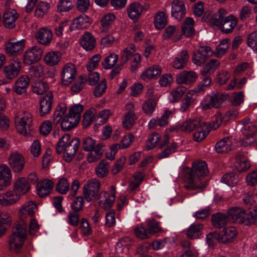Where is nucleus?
I'll list each match as a JSON object with an SVG mask.
<instances>
[{
    "instance_id": "obj_48",
    "label": "nucleus",
    "mask_w": 257,
    "mask_h": 257,
    "mask_svg": "<svg viewBox=\"0 0 257 257\" xmlns=\"http://www.w3.org/2000/svg\"><path fill=\"white\" fill-rule=\"evenodd\" d=\"M103 145L102 144H98L96 145V149L91 151L87 155V161L89 163H93L100 159L102 156L101 151Z\"/></svg>"
},
{
    "instance_id": "obj_42",
    "label": "nucleus",
    "mask_w": 257,
    "mask_h": 257,
    "mask_svg": "<svg viewBox=\"0 0 257 257\" xmlns=\"http://www.w3.org/2000/svg\"><path fill=\"white\" fill-rule=\"evenodd\" d=\"M194 21L191 17H187L181 26L183 34L186 37H191L195 34L194 28Z\"/></svg>"
},
{
    "instance_id": "obj_28",
    "label": "nucleus",
    "mask_w": 257,
    "mask_h": 257,
    "mask_svg": "<svg viewBox=\"0 0 257 257\" xmlns=\"http://www.w3.org/2000/svg\"><path fill=\"white\" fill-rule=\"evenodd\" d=\"M18 17L19 14L15 9H7L3 15V22L5 27L13 28Z\"/></svg>"
},
{
    "instance_id": "obj_32",
    "label": "nucleus",
    "mask_w": 257,
    "mask_h": 257,
    "mask_svg": "<svg viewBox=\"0 0 257 257\" xmlns=\"http://www.w3.org/2000/svg\"><path fill=\"white\" fill-rule=\"evenodd\" d=\"M96 39L90 32H86L81 36L80 44L86 51H90L94 48L96 45Z\"/></svg>"
},
{
    "instance_id": "obj_35",
    "label": "nucleus",
    "mask_w": 257,
    "mask_h": 257,
    "mask_svg": "<svg viewBox=\"0 0 257 257\" xmlns=\"http://www.w3.org/2000/svg\"><path fill=\"white\" fill-rule=\"evenodd\" d=\"M197 94L196 91L193 90L189 91L182 99L180 110L181 112H185L188 110L190 106L195 101Z\"/></svg>"
},
{
    "instance_id": "obj_59",
    "label": "nucleus",
    "mask_w": 257,
    "mask_h": 257,
    "mask_svg": "<svg viewBox=\"0 0 257 257\" xmlns=\"http://www.w3.org/2000/svg\"><path fill=\"white\" fill-rule=\"evenodd\" d=\"M70 189V185L68 180L65 178L60 179L56 185V190L61 194H66Z\"/></svg>"
},
{
    "instance_id": "obj_61",
    "label": "nucleus",
    "mask_w": 257,
    "mask_h": 257,
    "mask_svg": "<svg viewBox=\"0 0 257 257\" xmlns=\"http://www.w3.org/2000/svg\"><path fill=\"white\" fill-rule=\"evenodd\" d=\"M96 175L99 178H103L108 173V164L105 160H102L95 168Z\"/></svg>"
},
{
    "instance_id": "obj_3",
    "label": "nucleus",
    "mask_w": 257,
    "mask_h": 257,
    "mask_svg": "<svg viewBox=\"0 0 257 257\" xmlns=\"http://www.w3.org/2000/svg\"><path fill=\"white\" fill-rule=\"evenodd\" d=\"M27 227L17 224L13 229L9 238V245L11 250L17 251L23 246L27 235Z\"/></svg>"
},
{
    "instance_id": "obj_23",
    "label": "nucleus",
    "mask_w": 257,
    "mask_h": 257,
    "mask_svg": "<svg viewBox=\"0 0 257 257\" xmlns=\"http://www.w3.org/2000/svg\"><path fill=\"white\" fill-rule=\"evenodd\" d=\"M186 7L182 1L174 0L172 3L171 15L178 21H181L186 15Z\"/></svg>"
},
{
    "instance_id": "obj_55",
    "label": "nucleus",
    "mask_w": 257,
    "mask_h": 257,
    "mask_svg": "<svg viewBox=\"0 0 257 257\" xmlns=\"http://www.w3.org/2000/svg\"><path fill=\"white\" fill-rule=\"evenodd\" d=\"M90 25L89 18L84 15H81L73 20V25L78 29H85Z\"/></svg>"
},
{
    "instance_id": "obj_64",
    "label": "nucleus",
    "mask_w": 257,
    "mask_h": 257,
    "mask_svg": "<svg viewBox=\"0 0 257 257\" xmlns=\"http://www.w3.org/2000/svg\"><path fill=\"white\" fill-rule=\"evenodd\" d=\"M136 235L139 238L145 239L151 237L148 228H146L142 224L137 225L134 228Z\"/></svg>"
},
{
    "instance_id": "obj_24",
    "label": "nucleus",
    "mask_w": 257,
    "mask_h": 257,
    "mask_svg": "<svg viewBox=\"0 0 257 257\" xmlns=\"http://www.w3.org/2000/svg\"><path fill=\"white\" fill-rule=\"evenodd\" d=\"M20 198L18 195L12 190H8L4 193L0 194V205L7 207L16 204Z\"/></svg>"
},
{
    "instance_id": "obj_15",
    "label": "nucleus",
    "mask_w": 257,
    "mask_h": 257,
    "mask_svg": "<svg viewBox=\"0 0 257 257\" xmlns=\"http://www.w3.org/2000/svg\"><path fill=\"white\" fill-rule=\"evenodd\" d=\"M173 112L169 109L164 110L161 117L152 118L149 122L148 127L149 129H153L159 126L163 127L167 125L169 123V118L172 117Z\"/></svg>"
},
{
    "instance_id": "obj_8",
    "label": "nucleus",
    "mask_w": 257,
    "mask_h": 257,
    "mask_svg": "<svg viewBox=\"0 0 257 257\" xmlns=\"http://www.w3.org/2000/svg\"><path fill=\"white\" fill-rule=\"evenodd\" d=\"M136 46L131 44L123 51L121 54L120 62L121 65L125 64L131 58L132 61V69H135L141 62V55L138 53H135Z\"/></svg>"
},
{
    "instance_id": "obj_41",
    "label": "nucleus",
    "mask_w": 257,
    "mask_h": 257,
    "mask_svg": "<svg viewBox=\"0 0 257 257\" xmlns=\"http://www.w3.org/2000/svg\"><path fill=\"white\" fill-rule=\"evenodd\" d=\"M237 24V19L232 15L226 17L220 28L222 32L228 34L231 32Z\"/></svg>"
},
{
    "instance_id": "obj_50",
    "label": "nucleus",
    "mask_w": 257,
    "mask_h": 257,
    "mask_svg": "<svg viewBox=\"0 0 257 257\" xmlns=\"http://www.w3.org/2000/svg\"><path fill=\"white\" fill-rule=\"evenodd\" d=\"M154 23L157 29L161 30L164 28L167 24L166 14L164 12L157 13L154 17Z\"/></svg>"
},
{
    "instance_id": "obj_16",
    "label": "nucleus",
    "mask_w": 257,
    "mask_h": 257,
    "mask_svg": "<svg viewBox=\"0 0 257 257\" xmlns=\"http://www.w3.org/2000/svg\"><path fill=\"white\" fill-rule=\"evenodd\" d=\"M8 161L9 165L15 173H20L24 168V158L21 154L17 152L10 155Z\"/></svg>"
},
{
    "instance_id": "obj_52",
    "label": "nucleus",
    "mask_w": 257,
    "mask_h": 257,
    "mask_svg": "<svg viewBox=\"0 0 257 257\" xmlns=\"http://www.w3.org/2000/svg\"><path fill=\"white\" fill-rule=\"evenodd\" d=\"M144 177V175L142 172L136 173L133 176L132 180L130 181L128 187V190L131 192L135 190L143 181Z\"/></svg>"
},
{
    "instance_id": "obj_47",
    "label": "nucleus",
    "mask_w": 257,
    "mask_h": 257,
    "mask_svg": "<svg viewBox=\"0 0 257 257\" xmlns=\"http://www.w3.org/2000/svg\"><path fill=\"white\" fill-rule=\"evenodd\" d=\"M186 88L183 86H179L173 88L170 92L169 99L172 102H177L183 95Z\"/></svg>"
},
{
    "instance_id": "obj_29",
    "label": "nucleus",
    "mask_w": 257,
    "mask_h": 257,
    "mask_svg": "<svg viewBox=\"0 0 257 257\" xmlns=\"http://www.w3.org/2000/svg\"><path fill=\"white\" fill-rule=\"evenodd\" d=\"M53 94L49 92L44 96L40 101V114L44 116L50 112L52 108Z\"/></svg>"
},
{
    "instance_id": "obj_54",
    "label": "nucleus",
    "mask_w": 257,
    "mask_h": 257,
    "mask_svg": "<svg viewBox=\"0 0 257 257\" xmlns=\"http://www.w3.org/2000/svg\"><path fill=\"white\" fill-rule=\"evenodd\" d=\"M11 222V217L7 212H2L0 210V237L4 234L6 230V225Z\"/></svg>"
},
{
    "instance_id": "obj_12",
    "label": "nucleus",
    "mask_w": 257,
    "mask_h": 257,
    "mask_svg": "<svg viewBox=\"0 0 257 257\" xmlns=\"http://www.w3.org/2000/svg\"><path fill=\"white\" fill-rule=\"evenodd\" d=\"M42 50L37 46H32L27 49L24 53V63L26 65H30L38 62L41 58Z\"/></svg>"
},
{
    "instance_id": "obj_6",
    "label": "nucleus",
    "mask_w": 257,
    "mask_h": 257,
    "mask_svg": "<svg viewBox=\"0 0 257 257\" xmlns=\"http://www.w3.org/2000/svg\"><path fill=\"white\" fill-rule=\"evenodd\" d=\"M37 209V205L32 201L24 203L18 212L19 219L22 223L21 225L27 227V221L33 218Z\"/></svg>"
},
{
    "instance_id": "obj_46",
    "label": "nucleus",
    "mask_w": 257,
    "mask_h": 257,
    "mask_svg": "<svg viewBox=\"0 0 257 257\" xmlns=\"http://www.w3.org/2000/svg\"><path fill=\"white\" fill-rule=\"evenodd\" d=\"M172 37V40L174 42L179 41L182 37V35L179 31H177L176 26L175 25H170L167 27L163 35L165 39H170Z\"/></svg>"
},
{
    "instance_id": "obj_33",
    "label": "nucleus",
    "mask_w": 257,
    "mask_h": 257,
    "mask_svg": "<svg viewBox=\"0 0 257 257\" xmlns=\"http://www.w3.org/2000/svg\"><path fill=\"white\" fill-rule=\"evenodd\" d=\"M189 59L188 52L186 50L182 51L173 59L172 65L176 69H182L187 64Z\"/></svg>"
},
{
    "instance_id": "obj_20",
    "label": "nucleus",
    "mask_w": 257,
    "mask_h": 257,
    "mask_svg": "<svg viewBox=\"0 0 257 257\" xmlns=\"http://www.w3.org/2000/svg\"><path fill=\"white\" fill-rule=\"evenodd\" d=\"M211 52V49L209 47L202 46L195 51L192 57L193 62L196 65L200 66L203 64L207 59L209 53Z\"/></svg>"
},
{
    "instance_id": "obj_36",
    "label": "nucleus",
    "mask_w": 257,
    "mask_h": 257,
    "mask_svg": "<svg viewBox=\"0 0 257 257\" xmlns=\"http://www.w3.org/2000/svg\"><path fill=\"white\" fill-rule=\"evenodd\" d=\"M162 72V68L159 65H154L145 70L141 75V78L145 81L156 79Z\"/></svg>"
},
{
    "instance_id": "obj_34",
    "label": "nucleus",
    "mask_w": 257,
    "mask_h": 257,
    "mask_svg": "<svg viewBox=\"0 0 257 257\" xmlns=\"http://www.w3.org/2000/svg\"><path fill=\"white\" fill-rule=\"evenodd\" d=\"M212 225L216 228H221L224 227L228 222L232 220L229 216L228 211L226 215L222 213H216L212 215L211 218Z\"/></svg>"
},
{
    "instance_id": "obj_31",
    "label": "nucleus",
    "mask_w": 257,
    "mask_h": 257,
    "mask_svg": "<svg viewBox=\"0 0 257 257\" xmlns=\"http://www.w3.org/2000/svg\"><path fill=\"white\" fill-rule=\"evenodd\" d=\"M210 127L208 124L203 121L199 126L195 130L193 134V139L195 142H200L203 140L210 132Z\"/></svg>"
},
{
    "instance_id": "obj_27",
    "label": "nucleus",
    "mask_w": 257,
    "mask_h": 257,
    "mask_svg": "<svg viewBox=\"0 0 257 257\" xmlns=\"http://www.w3.org/2000/svg\"><path fill=\"white\" fill-rule=\"evenodd\" d=\"M54 187L53 182L49 179H44L37 184V194L40 197L48 195Z\"/></svg>"
},
{
    "instance_id": "obj_60",
    "label": "nucleus",
    "mask_w": 257,
    "mask_h": 257,
    "mask_svg": "<svg viewBox=\"0 0 257 257\" xmlns=\"http://www.w3.org/2000/svg\"><path fill=\"white\" fill-rule=\"evenodd\" d=\"M137 117L135 112H127L124 115L122 119V125L126 129L131 128L136 120Z\"/></svg>"
},
{
    "instance_id": "obj_44",
    "label": "nucleus",
    "mask_w": 257,
    "mask_h": 257,
    "mask_svg": "<svg viewBox=\"0 0 257 257\" xmlns=\"http://www.w3.org/2000/svg\"><path fill=\"white\" fill-rule=\"evenodd\" d=\"M61 58V54L59 51L48 52L44 57L45 63L50 66L57 65Z\"/></svg>"
},
{
    "instance_id": "obj_57",
    "label": "nucleus",
    "mask_w": 257,
    "mask_h": 257,
    "mask_svg": "<svg viewBox=\"0 0 257 257\" xmlns=\"http://www.w3.org/2000/svg\"><path fill=\"white\" fill-rule=\"evenodd\" d=\"M50 8V4L46 2H40L37 6L35 15L38 18H42L46 15Z\"/></svg>"
},
{
    "instance_id": "obj_43",
    "label": "nucleus",
    "mask_w": 257,
    "mask_h": 257,
    "mask_svg": "<svg viewBox=\"0 0 257 257\" xmlns=\"http://www.w3.org/2000/svg\"><path fill=\"white\" fill-rule=\"evenodd\" d=\"M115 19V16L112 13H108L104 15L100 21L101 31L102 32H108Z\"/></svg>"
},
{
    "instance_id": "obj_53",
    "label": "nucleus",
    "mask_w": 257,
    "mask_h": 257,
    "mask_svg": "<svg viewBox=\"0 0 257 257\" xmlns=\"http://www.w3.org/2000/svg\"><path fill=\"white\" fill-rule=\"evenodd\" d=\"M71 140L70 139V136L69 134H66L64 135L57 143L56 147V150L58 154L62 153L65 148L71 143Z\"/></svg>"
},
{
    "instance_id": "obj_62",
    "label": "nucleus",
    "mask_w": 257,
    "mask_h": 257,
    "mask_svg": "<svg viewBox=\"0 0 257 257\" xmlns=\"http://www.w3.org/2000/svg\"><path fill=\"white\" fill-rule=\"evenodd\" d=\"M156 107V101L154 98H149L143 104L142 109L147 115H151Z\"/></svg>"
},
{
    "instance_id": "obj_22",
    "label": "nucleus",
    "mask_w": 257,
    "mask_h": 257,
    "mask_svg": "<svg viewBox=\"0 0 257 257\" xmlns=\"http://www.w3.org/2000/svg\"><path fill=\"white\" fill-rule=\"evenodd\" d=\"M37 42L44 46L49 45L53 38V33L51 29L48 28H41L35 35Z\"/></svg>"
},
{
    "instance_id": "obj_9",
    "label": "nucleus",
    "mask_w": 257,
    "mask_h": 257,
    "mask_svg": "<svg viewBox=\"0 0 257 257\" xmlns=\"http://www.w3.org/2000/svg\"><path fill=\"white\" fill-rule=\"evenodd\" d=\"M100 186V182L95 178L87 181L83 187V196L87 202L91 201L92 198L98 194Z\"/></svg>"
},
{
    "instance_id": "obj_7",
    "label": "nucleus",
    "mask_w": 257,
    "mask_h": 257,
    "mask_svg": "<svg viewBox=\"0 0 257 257\" xmlns=\"http://www.w3.org/2000/svg\"><path fill=\"white\" fill-rule=\"evenodd\" d=\"M110 193H108L106 191H101L96 198L97 204L104 210L110 208L115 200L116 190L114 186L110 187Z\"/></svg>"
},
{
    "instance_id": "obj_13",
    "label": "nucleus",
    "mask_w": 257,
    "mask_h": 257,
    "mask_svg": "<svg viewBox=\"0 0 257 257\" xmlns=\"http://www.w3.org/2000/svg\"><path fill=\"white\" fill-rule=\"evenodd\" d=\"M76 75L75 65L71 63H68L63 66L61 76L62 85L68 86L74 80Z\"/></svg>"
},
{
    "instance_id": "obj_51",
    "label": "nucleus",
    "mask_w": 257,
    "mask_h": 257,
    "mask_svg": "<svg viewBox=\"0 0 257 257\" xmlns=\"http://www.w3.org/2000/svg\"><path fill=\"white\" fill-rule=\"evenodd\" d=\"M219 62L216 59H211L200 71V74L202 76H205L208 74L213 73L219 66Z\"/></svg>"
},
{
    "instance_id": "obj_5",
    "label": "nucleus",
    "mask_w": 257,
    "mask_h": 257,
    "mask_svg": "<svg viewBox=\"0 0 257 257\" xmlns=\"http://www.w3.org/2000/svg\"><path fill=\"white\" fill-rule=\"evenodd\" d=\"M240 124L242 125L241 131L244 137L240 143L243 146H250L255 141L254 135L257 132V123H251L249 118H245Z\"/></svg>"
},
{
    "instance_id": "obj_1",
    "label": "nucleus",
    "mask_w": 257,
    "mask_h": 257,
    "mask_svg": "<svg viewBox=\"0 0 257 257\" xmlns=\"http://www.w3.org/2000/svg\"><path fill=\"white\" fill-rule=\"evenodd\" d=\"M208 173L205 162L200 161L194 163L192 169L188 170L185 180V188L188 190H198L205 188L208 185V181L205 177Z\"/></svg>"
},
{
    "instance_id": "obj_25",
    "label": "nucleus",
    "mask_w": 257,
    "mask_h": 257,
    "mask_svg": "<svg viewBox=\"0 0 257 257\" xmlns=\"http://www.w3.org/2000/svg\"><path fill=\"white\" fill-rule=\"evenodd\" d=\"M144 8L139 3H133L129 5L126 9L128 17L134 22H137L140 18Z\"/></svg>"
},
{
    "instance_id": "obj_37",
    "label": "nucleus",
    "mask_w": 257,
    "mask_h": 257,
    "mask_svg": "<svg viewBox=\"0 0 257 257\" xmlns=\"http://www.w3.org/2000/svg\"><path fill=\"white\" fill-rule=\"evenodd\" d=\"M203 229V224L193 223L187 228L186 236L192 239L199 238L202 234Z\"/></svg>"
},
{
    "instance_id": "obj_4",
    "label": "nucleus",
    "mask_w": 257,
    "mask_h": 257,
    "mask_svg": "<svg viewBox=\"0 0 257 257\" xmlns=\"http://www.w3.org/2000/svg\"><path fill=\"white\" fill-rule=\"evenodd\" d=\"M33 116L28 111H23L15 118L16 128L20 134L27 136L32 130Z\"/></svg>"
},
{
    "instance_id": "obj_40",
    "label": "nucleus",
    "mask_w": 257,
    "mask_h": 257,
    "mask_svg": "<svg viewBox=\"0 0 257 257\" xmlns=\"http://www.w3.org/2000/svg\"><path fill=\"white\" fill-rule=\"evenodd\" d=\"M232 139L230 137H225L218 142L215 148L218 153H227L232 149Z\"/></svg>"
},
{
    "instance_id": "obj_17",
    "label": "nucleus",
    "mask_w": 257,
    "mask_h": 257,
    "mask_svg": "<svg viewBox=\"0 0 257 257\" xmlns=\"http://www.w3.org/2000/svg\"><path fill=\"white\" fill-rule=\"evenodd\" d=\"M237 234L238 231L236 228L229 226L223 229L217 240L222 243H230L236 238Z\"/></svg>"
},
{
    "instance_id": "obj_18",
    "label": "nucleus",
    "mask_w": 257,
    "mask_h": 257,
    "mask_svg": "<svg viewBox=\"0 0 257 257\" xmlns=\"http://www.w3.org/2000/svg\"><path fill=\"white\" fill-rule=\"evenodd\" d=\"M12 178L10 168L6 164H0V191L10 185Z\"/></svg>"
},
{
    "instance_id": "obj_11",
    "label": "nucleus",
    "mask_w": 257,
    "mask_h": 257,
    "mask_svg": "<svg viewBox=\"0 0 257 257\" xmlns=\"http://www.w3.org/2000/svg\"><path fill=\"white\" fill-rule=\"evenodd\" d=\"M25 46V41L22 39L15 41L13 39L9 40L5 44V52L10 56H17L22 53Z\"/></svg>"
},
{
    "instance_id": "obj_26",
    "label": "nucleus",
    "mask_w": 257,
    "mask_h": 257,
    "mask_svg": "<svg viewBox=\"0 0 257 257\" xmlns=\"http://www.w3.org/2000/svg\"><path fill=\"white\" fill-rule=\"evenodd\" d=\"M234 166L238 172H244L250 167V163L247 157L243 153L239 152L235 156Z\"/></svg>"
},
{
    "instance_id": "obj_10",
    "label": "nucleus",
    "mask_w": 257,
    "mask_h": 257,
    "mask_svg": "<svg viewBox=\"0 0 257 257\" xmlns=\"http://www.w3.org/2000/svg\"><path fill=\"white\" fill-rule=\"evenodd\" d=\"M22 68V63L18 58L11 60L4 68V74L9 79L15 78L20 73Z\"/></svg>"
},
{
    "instance_id": "obj_63",
    "label": "nucleus",
    "mask_w": 257,
    "mask_h": 257,
    "mask_svg": "<svg viewBox=\"0 0 257 257\" xmlns=\"http://www.w3.org/2000/svg\"><path fill=\"white\" fill-rule=\"evenodd\" d=\"M49 88L48 84L44 81L36 82L32 86V91L34 93L41 95L46 92Z\"/></svg>"
},
{
    "instance_id": "obj_38",
    "label": "nucleus",
    "mask_w": 257,
    "mask_h": 257,
    "mask_svg": "<svg viewBox=\"0 0 257 257\" xmlns=\"http://www.w3.org/2000/svg\"><path fill=\"white\" fill-rule=\"evenodd\" d=\"M211 103L213 108H219L223 102L229 98L228 94L221 93L216 91L212 92L210 94Z\"/></svg>"
},
{
    "instance_id": "obj_45",
    "label": "nucleus",
    "mask_w": 257,
    "mask_h": 257,
    "mask_svg": "<svg viewBox=\"0 0 257 257\" xmlns=\"http://www.w3.org/2000/svg\"><path fill=\"white\" fill-rule=\"evenodd\" d=\"M78 122V121L68 113L63 118L61 122V126L63 131H68L75 128Z\"/></svg>"
},
{
    "instance_id": "obj_2",
    "label": "nucleus",
    "mask_w": 257,
    "mask_h": 257,
    "mask_svg": "<svg viewBox=\"0 0 257 257\" xmlns=\"http://www.w3.org/2000/svg\"><path fill=\"white\" fill-rule=\"evenodd\" d=\"M228 214L232 222L242 223L245 225L257 223V208L245 211L239 207H234L228 210Z\"/></svg>"
},
{
    "instance_id": "obj_14",
    "label": "nucleus",
    "mask_w": 257,
    "mask_h": 257,
    "mask_svg": "<svg viewBox=\"0 0 257 257\" xmlns=\"http://www.w3.org/2000/svg\"><path fill=\"white\" fill-rule=\"evenodd\" d=\"M31 189V185L28 180L25 177L18 178L14 183L13 190L18 197L26 194Z\"/></svg>"
},
{
    "instance_id": "obj_39",
    "label": "nucleus",
    "mask_w": 257,
    "mask_h": 257,
    "mask_svg": "<svg viewBox=\"0 0 257 257\" xmlns=\"http://www.w3.org/2000/svg\"><path fill=\"white\" fill-rule=\"evenodd\" d=\"M30 80L26 75L20 76L15 82V91L18 94L26 92L29 85Z\"/></svg>"
},
{
    "instance_id": "obj_21",
    "label": "nucleus",
    "mask_w": 257,
    "mask_h": 257,
    "mask_svg": "<svg viewBox=\"0 0 257 257\" xmlns=\"http://www.w3.org/2000/svg\"><path fill=\"white\" fill-rule=\"evenodd\" d=\"M80 145L78 139H73L71 143L63 151V158L67 162H70L76 155Z\"/></svg>"
},
{
    "instance_id": "obj_49",
    "label": "nucleus",
    "mask_w": 257,
    "mask_h": 257,
    "mask_svg": "<svg viewBox=\"0 0 257 257\" xmlns=\"http://www.w3.org/2000/svg\"><path fill=\"white\" fill-rule=\"evenodd\" d=\"M160 139L161 136L157 133H153L149 135L146 140V149L150 150L156 147L158 145L160 146Z\"/></svg>"
},
{
    "instance_id": "obj_19",
    "label": "nucleus",
    "mask_w": 257,
    "mask_h": 257,
    "mask_svg": "<svg viewBox=\"0 0 257 257\" xmlns=\"http://www.w3.org/2000/svg\"><path fill=\"white\" fill-rule=\"evenodd\" d=\"M198 75L193 71L184 70L176 76V81L179 84H191L197 79Z\"/></svg>"
},
{
    "instance_id": "obj_56",
    "label": "nucleus",
    "mask_w": 257,
    "mask_h": 257,
    "mask_svg": "<svg viewBox=\"0 0 257 257\" xmlns=\"http://www.w3.org/2000/svg\"><path fill=\"white\" fill-rule=\"evenodd\" d=\"M67 111V108L64 104L59 105L55 110L53 117V122L55 125L58 124Z\"/></svg>"
},
{
    "instance_id": "obj_30",
    "label": "nucleus",
    "mask_w": 257,
    "mask_h": 257,
    "mask_svg": "<svg viewBox=\"0 0 257 257\" xmlns=\"http://www.w3.org/2000/svg\"><path fill=\"white\" fill-rule=\"evenodd\" d=\"M202 121L198 118H189L178 126L182 132L191 133L199 126Z\"/></svg>"
},
{
    "instance_id": "obj_58",
    "label": "nucleus",
    "mask_w": 257,
    "mask_h": 257,
    "mask_svg": "<svg viewBox=\"0 0 257 257\" xmlns=\"http://www.w3.org/2000/svg\"><path fill=\"white\" fill-rule=\"evenodd\" d=\"M227 11L224 9L218 10L212 16V24L215 26L220 27L224 20V16L227 14Z\"/></svg>"
}]
</instances>
